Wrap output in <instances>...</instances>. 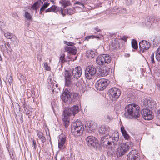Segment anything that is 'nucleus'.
Returning <instances> with one entry per match:
<instances>
[{"instance_id": "53", "label": "nucleus", "mask_w": 160, "mask_h": 160, "mask_svg": "<svg viewBox=\"0 0 160 160\" xmlns=\"http://www.w3.org/2000/svg\"><path fill=\"white\" fill-rule=\"evenodd\" d=\"M95 30L97 32H100L101 31V30L100 29L98 28H96L95 29Z\"/></svg>"}, {"instance_id": "16", "label": "nucleus", "mask_w": 160, "mask_h": 160, "mask_svg": "<svg viewBox=\"0 0 160 160\" xmlns=\"http://www.w3.org/2000/svg\"><path fill=\"white\" fill-rule=\"evenodd\" d=\"M150 46V44L149 42L145 40L141 41L139 43L140 49L142 52H143L145 50L149 49Z\"/></svg>"}, {"instance_id": "10", "label": "nucleus", "mask_w": 160, "mask_h": 160, "mask_svg": "<svg viewBox=\"0 0 160 160\" xmlns=\"http://www.w3.org/2000/svg\"><path fill=\"white\" fill-rule=\"evenodd\" d=\"M111 133H110L108 135L110 136V138L111 139L113 146L115 147V146L119 145L121 143L122 141L119 139V135L117 131H114Z\"/></svg>"}, {"instance_id": "17", "label": "nucleus", "mask_w": 160, "mask_h": 160, "mask_svg": "<svg viewBox=\"0 0 160 160\" xmlns=\"http://www.w3.org/2000/svg\"><path fill=\"white\" fill-rule=\"evenodd\" d=\"M138 151L136 150L131 151L127 155V160H138Z\"/></svg>"}, {"instance_id": "26", "label": "nucleus", "mask_w": 160, "mask_h": 160, "mask_svg": "<svg viewBox=\"0 0 160 160\" xmlns=\"http://www.w3.org/2000/svg\"><path fill=\"white\" fill-rule=\"evenodd\" d=\"M37 134L42 142H46V138L43 135L42 132L38 130H37Z\"/></svg>"}, {"instance_id": "58", "label": "nucleus", "mask_w": 160, "mask_h": 160, "mask_svg": "<svg viewBox=\"0 0 160 160\" xmlns=\"http://www.w3.org/2000/svg\"><path fill=\"white\" fill-rule=\"evenodd\" d=\"M58 85L57 84H56V87H58Z\"/></svg>"}, {"instance_id": "57", "label": "nucleus", "mask_w": 160, "mask_h": 160, "mask_svg": "<svg viewBox=\"0 0 160 160\" xmlns=\"http://www.w3.org/2000/svg\"><path fill=\"white\" fill-rule=\"evenodd\" d=\"M127 1L129 3L131 2L132 1V0H127Z\"/></svg>"}, {"instance_id": "33", "label": "nucleus", "mask_w": 160, "mask_h": 160, "mask_svg": "<svg viewBox=\"0 0 160 160\" xmlns=\"http://www.w3.org/2000/svg\"><path fill=\"white\" fill-rule=\"evenodd\" d=\"M132 48L134 49H137L138 48V43L136 40H132Z\"/></svg>"}, {"instance_id": "41", "label": "nucleus", "mask_w": 160, "mask_h": 160, "mask_svg": "<svg viewBox=\"0 0 160 160\" xmlns=\"http://www.w3.org/2000/svg\"><path fill=\"white\" fill-rule=\"evenodd\" d=\"M154 53L153 52L151 55V61L152 63H155V62L154 59Z\"/></svg>"}, {"instance_id": "6", "label": "nucleus", "mask_w": 160, "mask_h": 160, "mask_svg": "<svg viewBox=\"0 0 160 160\" xmlns=\"http://www.w3.org/2000/svg\"><path fill=\"white\" fill-rule=\"evenodd\" d=\"M110 138V136L108 135L103 136L101 138V143L104 147L114 152L113 148L115 147L113 146L111 139Z\"/></svg>"}, {"instance_id": "38", "label": "nucleus", "mask_w": 160, "mask_h": 160, "mask_svg": "<svg viewBox=\"0 0 160 160\" xmlns=\"http://www.w3.org/2000/svg\"><path fill=\"white\" fill-rule=\"evenodd\" d=\"M64 43L65 44L70 46H73L75 44L73 42H68L67 41H64Z\"/></svg>"}, {"instance_id": "25", "label": "nucleus", "mask_w": 160, "mask_h": 160, "mask_svg": "<svg viewBox=\"0 0 160 160\" xmlns=\"http://www.w3.org/2000/svg\"><path fill=\"white\" fill-rule=\"evenodd\" d=\"M2 31L4 34V36L7 39H11V38H13L15 40L16 39V37L12 33L8 32H5L3 30H2Z\"/></svg>"}, {"instance_id": "22", "label": "nucleus", "mask_w": 160, "mask_h": 160, "mask_svg": "<svg viewBox=\"0 0 160 160\" xmlns=\"http://www.w3.org/2000/svg\"><path fill=\"white\" fill-rule=\"evenodd\" d=\"M61 10V8L58 7L56 5H52L50 8L45 10L46 12H53L55 13L59 12Z\"/></svg>"}, {"instance_id": "47", "label": "nucleus", "mask_w": 160, "mask_h": 160, "mask_svg": "<svg viewBox=\"0 0 160 160\" xmlns=\"http://www.w3.org/2000/svg\"><path fill=\"white\" fill-rule=\"evenodd\" d=\"M11 39H12L11 40V41L15 42H16V44H18V40H17V38L16 37V40H15L13 38H11Z\"/></svg>"}, {"instance_id": "31", "label": "nucleus", "mask_w": 160, "mask_h": 160, "mask_svg": "<svg viewBox=\"0 0 160 160\" xmlns=\"http://www.w3.org/2000/svg\"><path fill=\"white\" fill-rule=\"evenodd\" d=\"M66 60L65 59V55L64 53L61 54L60 57L59 62H60L61 64L65 62H66Z\"/></svg>"}, {"instance_id": "8", "label": "nucleus", "mask_w": 160, "mask_h": 160, "mask_svg": "<svg viewBox=\"0 0 160 160\" xmlns=\"http://www.w3.org/2000/svg\"><path fill=\"white\" fill-rule=\"evenodd\" d=\"M71 93L68 89H65L64 91L61 96V98L62 101L67 104H69L74 101V99H72Z\"/></svg>"}, {"instance_id": "55", "label": "nucleus", "mask_w": 160, "mask_h": 160, "mask_svg": "<svg viewBox=\"0 0 160 160\" xmlns=\"http://www.w3.org/2000/svg\"><path fill=\"white\" fill-rule=\"evenodd\" d=\"M150 19H148V21L149 22V23L148 24V25L149 26L151 24V22H150Z\"/></svg>"}, {"instance_id": "19", "label": "nucleus", "mask_w": 160, "mask_h": 160, "mask_svg": "<svg viewBox=\"0 0 160 160\" xmlns=\"http://www.w3.org/2000/svg\"><path fill=\"white\" fill-rule=\"evenodd\" d=\"M112 130H110V128L108 126L102 125L100 127L99 130V132L102 135L106 134L109 135L110 133H112Z\"/></svg>"}, {"instance_id": "32", "label": "nucleus", "mask_w": 160, "mask_h": 160, "mask_svg": "<svg viewBox=\"0 0 160 160\" xmlns=\"http://www.w3.org/2000/svg\"><path fill=\"white\" fill-rule=\"evenodd\" d=\"M49 3H45L41 7L40 9V12L41 13V12L44 11L45 9L47 8L49 5Z\"/></svg>"}, {"instance_id": "9", "label": "nucleus", "mask_w": 160, "mask_h": 160, "mask_svg": "<svg viewBox=\"0 0 160 160\" xmlns=\"http://www.w3.org/2000/svg\"><path fill=\"white\" fill-rule=\"evenodd\" d=\"M96 72V68L93 66L87 67L85 71V76L88 79H92L95 76Z\"/></svg>"}, {"instance_id": "14", "label": "nucleus", "mask_w": 160, "mask_h": 160, "mask_svg": "<svg viewBox=\"0 0 160 160\" xmlns=\"http://www.w3.org/2000/svg\"><path fill=\"white\" fill-rule=\"evenodd\" d=\"M66 140V137L65 135L61 134L58 137V148L60 149H64L65 146V145Z\"/></svg>"}, {"instance_id": "28", "label": "nucleus", "mask_w": 160, "mask_h": 160, "mask_svg": "<svg viewBox=\"0 0 160 160\" xmlns=\"http://www.w3.org/2000/svg\"><path fill=\"white\" fill-rule=\"evenodd\" d=\"M121 130L122 135L124 136L125 139L126 140H128L129 139L130 136L127 133L126 131L125 130L124 128L123 127H122L121 128Z\"/></svg>"}, {"instance_id": "34", "label": "nucleus", "mask_w": 160, "mask_h": 160, "mask_svg": "<svg viewBox=\"0 0 160 160\" xmlns=\"http://www.w3.org/2000/svg\"><path fill=\"white\" fill-rule=\"evenodd\" d=\"M25 17L28 20H31L32 18V17L30 14L27 12H25Z\"/></svg>"}, {"instance_id": "2", "label": "nucleus", "mask_w": 160, "mask_h": 160, "mask_svg": "<svg viewBox=\"0 0 160 160\" xmlns=\"http://www.w3.org/2000/svg\"><path fill=\"white\" fill-rule=\"evenodd\" d=\"M140 110L139 106L135 104H130L127 106L125 109L124 115L127 118H135L139 117Z\"/></svg>"}, {"instance_id": "51", "label": "nucleus", "mask_w": 160, "mask_h": 160, "mask_svg": "<svg viewBox=\"0 0 160 160\" xmlns=\"http://www.w3.org/2000/svg\"><path fill=\"white\" fill-rule=\"evenodd\" d=\"M8 80L9 81V83L10 84H11L10 83H12V78L11 77H10V78H9Z\"/></svg>"}, {"instance_id": "43", "label": "nucleus", "mask_w": 160, "mask_h": 160, "mask_svg": "<svg viewBox=\"0 0 160 160\" xmlns=\"http://www.w3.org/2000/svg\"><path fill=\"white\" fill-rule=\"evenodd\" d=\"M73 98H72V99H74V101H75V99L77 98L78 96V94L77 93H73L72 95Z\"/></svg>"}, {"instance_id": "18", "label": "nucleus", "mask_w": 160, "mask_h": 160, "mask_svg": "<svg viewBox=\"0 0 160 160\" xmlns=\"http://www.w3.org/2000/svg\"><path fill=\"white\" fill-rule=\"evenodd\" d=\"M143 105L145 107L152 109L155 107V102L151 100L146 98L143 101Z\"/></svg>"}, {"instance_id": "5", "label": "nucleus", "mask_w": 160, "mask_h": 160, "mask_svg": "<svg viewBox=\"0 0 160 160\" xmlns=\"http://www.w3.org/2000/svg\"><path fill=\"white\" fill-rule=\"evenodd\" d=\"M84 128L82 122L78 120L72 123L71 125V132L75 136H78L82 134Z\"/></svg>"}, {"instance_id": "49", "label": "nucleus", "mask_w": 160, "mask_h": 160, "mask_svg": "<svg viewBox=\"0 0 160 160\" xmlns=\"http://www.w3.org/2000/svg\"><path fill=\"white\" fill-rule=\"evenodd\" d=\"M156 54H159L160 55V48L158 49L156 52Z\"/></svg>"}, {"instance_id": "30", "label": "nucleus", "mask_w": 160, "mask_h": 160, "mask_svg": "<svg viewBox=\"0 0 160 160\" xmlns=\"http://www.w3.org/2000/svg\"><path fill=\"white\" fill-rule=\"evenodd\" d=\"M75 5H78L75 6V8H80L81 9H82L84 8V6L83 4L79 2H77L75 3Z\"/></svg>"}, {"instance_id": "7", "label": "nucleus", "mask_w": 160, "mask_h": 160, "mask_svg": "<svg viewBox=\"0 0 160 160\" xmlns=\"http://www.w3.org/2000/svg\"><path fill=\"white\" fill-rule=\"evenodd\" d=\"M111 61V57L108 54L100 55L96 58L97 64L99 65H104L105 63L108 64Z\"/></svg>"}, {"instance_id": "15", "label": "nucleus", "mask_w": 160, "mask_h": 160, "mask_svg": "<svg viewBox=\"0 0 160 160\" xmlns=\"http://www.w3.org/2000/svg\"><path fill=\"white\" fill-rule=\"evenodd\" d=\"M109 92L110 97L112 99L118 98L121 94L120 90L116 88H114L109 90Z\"/></svg>"}, {"instance_id": "42", "label": "nucleus", "mask_w": 160, "mask_h": 160, "mask_svg": "<svg viewBox=\"0 0 160 160\" xmlns=\"http://www.w3.org/2000/svg\"><path fill=\"white\" fill-rule=\"evenodd\" d=\"M5 26V24L3 22L0 21V28L2 30V29Z\"/></svg>"}, {"instance_id": "24", "label": "nucleus", "mask_w": 160, "mask_h": 160, "mask_svg": "<svg viewBox=\"0 0 160 160\" xmlns=\"http://www.w3.org/2000/svg\"><path fill=\"white\" fill-rule=\"evenodd\" d=\"M111 45L113 49H117L119 47L118 42L116 39H114L112 41Z\"/></svg>"}, {"instance_id": "35", "label": "nucleus", "mask_w": 160, "mask_h": 160, "mask_svg": "<svg viewBox=\"0 0 160 160\" xmlns=\"http://www.w3.org/2000/svg\"><path fill=\"white\" fill-rule=\"evenodd\" d=\"M74 9L73 8H68L67 10V14L69 15H72L74 13Z\"/></svg>"}, {"instance_id": "44", "label": "nucleus", "mask_w": 160, "mask_h": 160, "mask_svg": "<svg viewBox=\"0 0 160 160\" xmlns=\"http://www.w3.org/2000/svg\"><path fill=\"white\" fill-rule=\"evenodd\" d=\"M156 116L157 118L160 119V110H158L157 111Z\"/></svg>"}, {"instance_id": "27", "label": "nucleus", "mask_w": 160, "mask_h": 160, "mask_svg": "<svg viewBox=\"0 0 160 160\" xmlns=\"http://www.w3.org/2000/svg\"><path fill=\"white\" fill-rule=\"evenodd\" d=\"M59 2L65 8L70 5V2L69 0H60Z\"/></svg>"}, {"instance_id": "36", "label": "nucleus", "mask_w": 160, "mask_h": 160, "mask_svg": "<svg viewBox=\"0 0 160 160\" xmlns=\"http://www.w3.org/2000/svg\"><path fill=\"white\" fill-rule=\"evenodd\" d=\"M97 38L98 39H100L99 37L98 36L91 35L86 37V40L88 41L89 39L94 38Z\"/></svg>"}, {"instance_id": "29", "label": "nucleus", "mask_w": 160, "mask_h": 160, "mask_svg": "<svg viewBox=\"0 0 160 160\" xmlns=\"http://www.w3.org/2000/svg\"><path fill=\"white\" fill-rule=\"evenodd\" d=\"M95 52L92 50H88L87 52L86 56L89 58H92L95 56Z\"/></svg>"}, {"instance_id": "23", "label": "nucleus", "mask_w": 160, "mask_h": 160, "mask_svg": "<svg viewBox=\"0 0 160 160\" xmlns=\"http://www.w3.org/2000/svg\"><path fill=\"white\" fill-rule=\"evenodd\" d=\"M64 48L65 51L68 52L69 53L73 54H75L76 53V48L74 46H71L70 47L65 46Z\"/></svg>"}, {"instance_id": "21", "label": "nucleus", "mask_w": 160, "mask_h": 160, "mask_svg": "<svg viewBox=\"0 0 160 160\" xmlns=\"http://www.w3.org/2000/svg\"><path fill=\"white\" fill-rule=\"evenodd\" d=\"M108 68H107L104 67L99 69L98 76L100 77H103L107 76L109 73Z\"/></svg>"}, {"instance_id": "1", "label": "nucleus", "mask_w": 160, "mask_h": 160, "mask_svg": "<svg viewBox=\"0 0 160 160\" xmlns=\"http://www.w3.org/2000/svg\"><path fill=\"white\" fill-rule=\"evenodd\" d=\"M72 72V75L68 71H65L64 75L65 86L71 87L73 85V81L75 79L77 80L81 76L82 69L80 66H78L73 68Z\"/></svg>"}, {"instance_id": "59", "label": "nucleus", "mask_w": 160, "mask_h": 160, "mask_svg": "<svg viewBox=\"0 0 160 160\" xmlns=\"http://www.w3.org/2000/svg\"><path fill=\"white\" fill-rule=\"evenodd\" d=\"M159 87L160 88V84L159 85Z\"/></svg>"}, {"instance_id": "52", "label": "nucleus", "mask_w": 160, "mask_h": 160, "mask_svg": "<svg viewBox=\"0 0 160 160\" xmlns=\"http://www.w3.org/2000/svg\"><path fill=\"white\" fill-rule=\"evenodd\" d=\"M40 1H41V2H42V1L44 2H45V3H49V0H40Z\"/></svg>"}, {"instance_id": "37", "label": "nucleus", "mask_w": 160, "mask_h": 160, "mask_svg": "<svg viewBox=\"0 0 160 160\" xmlns=\"http://www.w3.org/2000/svg\"><path fill=\"white\" fill-rule=\"evenodd\" d=\"M0 46L1 47V49L3 50H5V49H7L6 47V44L5 43L2 42L1 43H0Z\"/></svg>"}, {"instance_id": "46", "label": "nucleus", "mask_w": 160, "mask_h": 160, "mask_svg": "<svg viewBox=\"0 0 160 160\" xmlns=\"http://www.w3.org/2000/svg\"><path fill=\"white\" fill-rule=\"evenodd\" d=\"M64 10L62 8H61V10H60L61 11V14L63 16H64L65 15V14L63 12Z\"/></svg>"}, {"instance_id": "40", "label": "nucleus", "mask_w": 160, "mask_h": 160, "mask_svg": "<svg viewBox=\"0 0 160 160\" xmlns=\"http://www.w3.org/2000/svg\"><path fill=\"white\" fill-rule=\"evenodd\" d=\"M44 66L46 70L49 71L50 70V67L48 66V64L47 62H45L44 63Z\"/></svg>"}, {"instance_id": "3", "label": "nucleus", "mask_w": 160, "mask_h": 160, "mask_svg": "<svg viewBox=\"0 0 160 160\" xmlns=\"http://www.w3.org/2000/svg\"><path fill=\"white\" fill-rule=\"evenodd\" d=\"M79 111L78 106L74 105L72 107L68 108L63 111L62 116V119L63 124L65 127H67L70 123V115H75Z\"/></svg>"}, {"instance_id": "54", "label": "nucleus", "mask_w": 160, "mask_h": 160, "mask_svg": "<svg viewBox=\"0 0 160 160\" xmlns=\"http://www.w3.org/2000/svg\"><path fill=\"white\" fill-rule=\"evenodd\" d=\"M6 43H7V45L8 46L9 48H10V45L9 42H7Z\"/></svg>"}, {"instance_id": "11", "label": "nucleus", "mask_w": 160, "mask_h": 160, "mask_svg": "<svg viewBox=\"0 0 160 160\" xmlns=\"http://www.w3.org/2000/svg\"><path fill=\"white\" fill-rule=\"evenodd\" d=\"M87 144L89 147L97 148L98 143L96 139L92 136H89L86 138Z\"/></svg>"}, {"instance_id": "20", "label": "nucleus", "mask_w": 160, "mask_h": 160, "mask_svg": "<svg viewBox=\"0 0 160 160\" xmlns=\"http://www.w3.org/2000/svg\"><path fill=\"white\" fill-rule=\"evenodd\" d=\"M85 127L87 128L88 132H91L93 130L97 128V125L96 123L93 122H91L89 124H88L87 126L85 125Z\"/></svg>"}, {"instance_id": "12", "label": "nucleus", "mask_w": 160, "mask_h": 160, "mask_svg": "<svg viewBox=\"0 0 160 160\" xmlns=\"http://www.w3.org/2000/svg\"><path fill=\"white\" fill-rule=\"evenodd\" d=\"M107 86V81L105 79H100L97 81L95 84L96 88L101 91L103 90Z\"/></svg>"}, {"instance_id": "50", "label": "nucleus", "mask_w": 160, "mask_h": 160, "mask_svg": "<svg viewBox=\"0 0 160 160\" xmlns=\"http://www.w3.org/2000/svg\"><path fill=\"white\" fill-rule=\"evenodd\" d=\"M32 142H33V145L34 146V148H35V147L36 146V142L34 140H33L32 141Z\"/></svg>"}, {"instance_id": "39", "label": "nucleus", "mask_w": 160, "mask_h": 160, "mask_svg": "<svg viewBox=\"0 0 160 160\" xmlns=\"http://www.w3.org/2000/svg\"><path fill=\"white\" fill-rule=\"evenodd\" d=\"M38 2H36L34 3L32 7V9L33 10H36L38 7Z\"/></svg>"}, {"instance_id": "48", "label": "nucleus", "mask_w": 160, "mask_h": 160, "mask_svg": "<svg viewBox=\"0 0 160 160\" xmlns=\"http://www.w3.org/2000/svg\"><path fill=\"white\" fill-rule=\"evenodd\" d=\"M127 38V36H124L122 38V39L125 41H126Z\"/></svg>"}, {"instance_id": "56", "label": "nucleus", "mask_w": 160, "mask_h": 160, "mask_svg": "<svg viewBox=\"0 0 160 160\" xmlns=\"http://www.w3.org/2000/svg\"><path fill=\"white\" fill-rule=\"evenodd\" d=\"M107 117H106V118L109 119H111V117L110 116H109L108 115H107V116H106Z\"/></svg>"}, {"instance_id": "45", "label": "nucleus", "mask_w": 160, "mask_h": 160, "mask_svg": "<svg viewBox=\"0 0 160 160\" xmlns=\"http://www.w3.org/2000/svg\"><path fill=\"white\" fill-rule=\"evenodd\" d=\"M156 58L157 60L160 61V55L156 54Z\"/></svg>"}, {"instance_id": "4", "label": "nucleus", "mask_w": 160, "mask_h": 160, "mask_svg": "<svg viewBox=\"0 0 160 160\" xmlns=\"http://www.w3.org/2000/svg\"><path fill=\"white\" fill-rule=\"evenodd\" d=\"M133 146V143L131 142H127L122 144L121 146L118 147L115 151L113 148L114 154L118 157H120L124 155Z\"/></svg>"}, {"instance_id": "13", "label": "nucleus", "mask_w": 160, "mask_h": 160, "mask_svg": "<svg viewBox=\"0 0 160 160\" xmlns=\"http://www.w3.org/2000/svg\"><path fill=\"white\" fill-rule=\"evenodd\" d=\"M142 113L143 118L146 120H150L153 118L152 112L149 109H143L142 110Z\"/></svg>"}]
</instances>
